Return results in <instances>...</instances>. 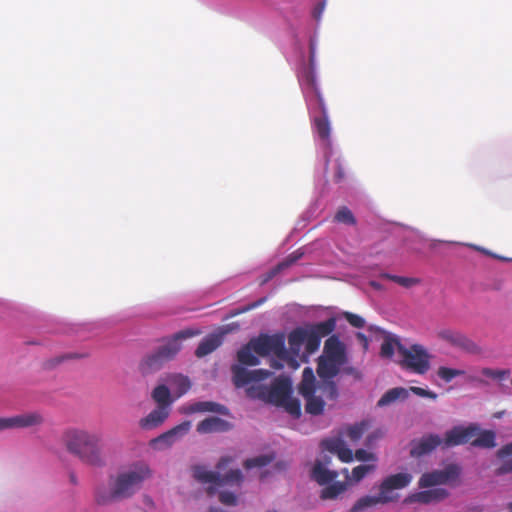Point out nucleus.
<instances>
[{
	"instance_id": "obj_1",
	"label": "nucleus",
	"mask_w": 512,
	"mask_h": 512,
	"mask_svg": "<svg viewBox=\"0 0 512 512\" xmlns=\"http://www.w3.org/2000/svg\"><path fill=\"white\" fill-rule=\"evenodd\" d=\"M153 475L150 466L144 461H137L109 477L108 486L99 485L94 498L98 505H109L133 497L145 481Z\"/></svg>"
},
{
	"instance_id": "obj_2",
	"label": "nucleus",
	"mask_w": 512,
	"mask_h": 512,
	"mask_svg": "<svg viewBox=\"0 0 512 512\" xmlns=\"http://www.w3.org/2000/svg\"><path fill=\"white\" fill-rule=\"evenodd\" d=\"M233 384L237 388L252 384L246 389L247 396L280 406L292 393V383L287 377L276 378L270 386L258 384L269 378L272 373L265 369L248 370L241 365L231 367Z\"/></svg>"
},
{
	"instance_id": "obj_3",
	"label": "nucleus",
	"mask_w": 512,
	"mask_h": 512,
	"mask_svg": "<svg viewBox=\"0 0 512 512\" xmlns=\"http://www.w3.org/2000/svg\"><path fill=\"white\" fill-rule=\"evenodd\" d=\"M60 442L66 452L82 464L101 468L107 463L103 435L99 431L69 427L62 432Z\"/></svg>"
},
{
	"instance_id": "obj_4",
	"label": "nucleus",
	"mask_w": 512,
	"mask_h": 512,
	"mask_svg": "<svg viewBox=\"0 0 512 512\" xmlns=\"http://www.w3.org/2000/svg\"><path fill=\"white\" fill-rule=\"evenodd\" d=\"M412 481V475L409 473L392 474L384 478L379 486L377 495H365L359 498L351 507L349 512H362L363 510L377 505H386L396 502L399 495L395 492L407 487Z\"/></svg>"
},
{
	"instance_id": "obj_5",
	"label": "nucleus",
	"mask_w": 512,
	"mask_h": 512,
	"mask_svg": "<svg viewBox=\"0 0 512 512\" xmlns=\"http://www.w3.org/2000/svg\"><path fill=\"white\" fill-rule=\"evenodd\" d=\"M347 362L346 347L338 335L329 336L323 354L318 358L317 374L322 380H332Z\"/></svg>"
},
{
	"instance_id": "obj_6",
	"label": "nucleus",
	"mask_w": 512,
	"mask_h": 512,
	"mask_svg": "<svg viewBox=\"0 0 512 512\" xmlns=\"http://www.w3.org/2000/svg\"><path fill=\"white\" fill-rule=\"evenodd\" d=\"M397 351L401 357L399 365L402 369L419 375L430 370L432 355L425 346L415 343L407 347L398 343Z\"/></svg>"
},
{
	"instance_id": "obj_7",
	"label": "nucleus",
	"mask_w": 512,
	"mask_h": 512,
	"mask_svg": "<svg viewBox=\"0 0 512 512\" xmlns=\"http://www.w3.org/2000/svg\"><path fill=\"white\" fill-rule=\"evenodd\" d=\"M193 476L201 483L212 484V486L207 488L209 495H213L217 487H222L226 484L240 485L243 481V474L239 469L230 470L222 476L219 472L209 471L202 466H196L193 471Z\"/></svg>"
},
{
	"instance_id": "obj_8",
	"label": "nucleus",
	"mask_w": 512,
	"mask_h": 512,
	"mask_svg": "<svg viewBox=\"0 0 512 512\" xmlns=\"http://www.w3.org/2000/svg\"><path fill=\"white\" fill-rule=\"evenodd\" d=\"M250 346H253L254 352L259 356L274 354L278 358L285 360L288 352L285 348L284 334H260L258 337L250 340Z\"/></svg>"
},
{
	"instance_id": "obj_9",
	"label": "nucleus",
	"mask_w": 512,
	"mask_h": 512,
	"mask_svg": "<svg viewBox=\"0 0 512 512\" xmlns=\"http://www.w3.org/2000/svg\"><path fill=\"white\" fill-rule=\"evenodd\" d=\"M308 85L312 92V96L309 98V102L315 101L317 107L321 113L319 117H315L314 126L318 136L325 142L330 140V123L327 116V109L323 96L317 85L316 79L313 75L308 76Z\"/></svg>"
},
{
	"instance_id": "obj_10",
	"label": "nucleus",
	"mask_w": 512,
	"mask_h": 512,
	"mask_svg": "<svg viewBox=\"0 0 512 512\" xmlns=\"http://www.w3.org/2000/svg\"><path fill=\"white\" fill-rule=\"evenodd\" d=\"M317 390L324 392L330 400H334L338 396L336 384L331 380H324L322 385L316 387L314 372L310 367L304 368L302 372V380L298 386V391L303 398L316 394Z\"/></svg>"
},
{
	"instance_id": "obj_11",
	"label": "nucleus",
	"mask_w": 512,
	"mask_h": 512,
	"mask_svg": "<svg viewBox=\"0 0 512 512\" xmlns=\"http://www.w3.org/2000/svg\"><path fill=\"white\" fill-rule=\"evenodd\" d=\"M460 474V468L456 464H449L442 470H434L424 473L419 479L420 488H428L435 485L446 484L454 481Z\"/></svg>"
},
{
	"instance_id": "obj_12",
	"label": "nucleus",
	"mask_w": 512,
	"mask_h": 512,
	"mask_svg": "<svg viewBox=\"0 0 512 512\" xmlns=\"http://www.w3.org/2000/svg\"><path fill=\"white\" fill-rule=\"evenodd\" d=\"M478 434V426L471 424L467 427L455 426L445 433L443 440L444 447H454L466 443H471L472 439Z\"/></svg>"
},
{
	"instance_id": "obj_13",
	"label": "nucleus",
	"mask_w": 512,
	"mask_h": 512,
	"mask_svg": "<svg viewBox=\"0 0 512 512\" xmlns=\"http://www.w3.org/2000/svg\"><path fill=\"white\" fill-rule=\"evenodd\" d=\"M190 429V422L185 421L172 429L162 433L156 438L150 440L149 445L156 450H162L170 447L179 437L186 434Z\"/></svg>"
},
{
	"instance_id": "obj_14",
	"label": "nucleus",
	"mask_w": 512,
	"mask_h": 512,
	"mask_svg": "<svg viewBox=\"0 0 512 512\" xmlns=\"http://www.w3.org/2000/svg\"><path fill=\"white\" fill-rule=\"evenodd\" d=\"M198 332L185 329L175 333L163 345L159 346L157 350L162 354L163 358L167 361L173 359L181 350V341L197 335Z\"/></svg>"
},
{
	"instance_id": "obj_15",
	"label": "nucleus",
	"mask_w": 512,
	"mask_h": 512,
	"mask_svg": "<svg viewBox=\"0 0 512 512\" xmlns=\"http://www.w3.org/2000/svg\"><path fill=\"white\" fill-rule=\"evenodd\" d=\"M438 337L450 345L470 353L478 350L476 343L459 331L443 329L438 332Z\"/></svg>"
},
{
	"instance_id": "obj_16",
	"label": "nucleus",
	"mask_w": 512,
	"mask_h": 512,
	"mask_svg": "<svg viewBox=\"0 0 512 512\" xmlns=\"http://www.w3.org/2000/svg\"><path fill=\"white\" fill-rule=\"evenodd\" d=\"M3 430L11 428H28L39 426L43 423V416L38 412L25 413L9 418H0Z\"/></svg>"
},
{
	"instance_id": "obj_17",
	"label": "nucleus",
	"mask_w": 512,
	"mask_h": 512,
	"mask_svg": "<svg viewBox=\"0 0 512 512\" xmlns=\"http://www.w3.org/2000/svg\"><path fill=\"white\" fill-rule=\"evenodd\" d=\"M330 463L331 458L325 457L323 461L316 460L312 467L311 478L321 486L333 482L339 476L338 471L327 468Z\"/></svg>"
},
{
	"instance_id": "obj_18",
	"label": "nucleus",
	"mask_w": 512,
	"mask_h": 512,
	"mask_svg": "<svg viewBox=\"0 0 512 512\" xmlns=\"http://www.w3.org/2000/svg\"><path fill=\"white\" fill-rule=\"evenodd\" d=\"M443 443V440L439 435L429 434L423 436L419 440H414L411 442L410 455L412 457H421L426 454L431 453L438 446Z\"/></svg>"
},
{
	"instance_id": "obj_19",
	"label": "nucleus",
	"mask_w": 512,
	"mask_h": 512,
	"mask_svg": "<svg viewBox=\"0 0 512 512\" xmlns=\"http://www.w3.org/2000/svg\"><path fill=\"white\" fill-rule=\"evenodd\" d=\"M206 412L224 416H228L230 414L229 409L225 405L213 401H198L183 407V413L185 414Z\"/></svg>"
},
{
	"instance_id": "obj_20",
	"label": "nucleus",
	"mask_w": 512,
	"mask_h": 512,
	"mask_svg": "<svg viewBox=\"0 0 512 512\" xmlns=\"http://www.w3.org/2000/svg\"><path fill=\"white\" fill-rule=\"evenodd\" d=\"M321 447L330 453L336 454L342 462L349 463L353 460L352 450L347 447L341 438L324 439L321 442Z\"/></svg>"
},
{
	"instance_id": "obj_21",
	"label": "nucleus",
	"mask_w": 512,
	"mask_h": 512,
	"mask_svg": "<svg viewBox=\"0 0 512 512\" xmlns=\"http://www.w3.org/2000/svg\"><path fill=\"white\" fill-rule=\"evenodd\" d=\"M232 429V424L219 417H208L197 424L196 430L200 434L227 432Z\"/></svg>"
},
{
	"instance_id": "obj_22",
	"label": "nucleus",
	"mask_w": 512,
	"mask_h": 512,
	"mask_svg": "<svg viewBox=\"0 0 512 512\" xmlns=\"http://www.w3.org/2000/svg\"><path fill=\"white\" fill-rule=\"evenodd\" d=\"M165 362H167V360L164 359L162 354L156 349L142 359L139 369L142 374H150L161 369Z\"/></svg>"
},
{
	"instance_id": "obj_23",
	"label": "nucleus",
	"mask_w": 512,
	"mask_h": 512,
	"mask_svg": "<svg viewBox=\"0 0 512 512\" xmlns=\"http://www.w3.org/2000/svg\"><path fill=\"white\" fill-rule=\"evenodd\" d=\"M222 341V334H209L200 342L197 349L195 350V355L198 358H202L212 353L222 344Z\"/></svg>"
},
{
	"instance_id": "obj_24",
	"label": "nucleus",
	"mask_w": 512,
	"mask_h": 512,
	"mask_svg": "<svg viewBox=\"0 0 512 512\" xmlns=\"http://www.w3.org/2000/svg\"><path fill=\"white\" fill-rule=\"evenodd\" d=\"M169 415V409L157 407L152 410L145 418L140 420V426L143 429H151L159 426Z\"/></svg>"
},
{
	"instance_id": "obj_25",
	"label": "nucleus",
	"mask_w": 512,
	"mask_h": 512,
	"mask_svg": "<svg viewBox=\"0 0 512 512\" xmlns=\"http://www.w3.org/2000/svg\"><path fill=\"white\" fill-rule=\"evenodd\" d=\"M409 397V390L404 387H395L387 390L378 400V407H385L396 401H404Z\"/></svg>"
},
{
	"instance_id": "obj_26",
	"label": "nucleus",
	"mask_w": 512,
	"mask_h": 512,
	"mask_svg": "<svg viewBox=\"0 0 512 512\" xmlns=\"http://www.w3.org/2000/svg\"><path fill=\"white\" fill-rule=\"evenodd\" d=\"M497 457L502 460V464L497 469L498 475L512 472V442L502 446L497 451Z\"/></svg>"
},
{
	"instance_id": "obj_27",
	"label": "nucleus",
	"mask_w": 512,
	"mask_h": 512,
	"mask_svg": "<svg viewBox=\"0 0 512 512\" xmlns=\"http://www.w3.org/2000/svg\"><path fill=\"white\" fill-rule=\"evenodd\" d=\"M448 492L443 488H435L431 490L421 491L414 495L416 501L424 504L436 502L445 499Z\"/></svg>"
},
{
	"instance_id": "obj_28",
	"label": "nucleus",
	"mask_w": 512,
	"mask_h": 512,
	"mask_svg": "<svg viewBox=\"0 0 512 512\" xmlns=\"http://www.w3.org/2000/svg\"><path fill=\"white\" fill-rule=\"evenodd\" d=\"M496 435L492 430H480L478 427V434L472 439L471 445L481 448H494Z\"/></svg>"
},
{
	"instance_id": "obj_29",
	"label": "nucleus",
	"mask_w": 512,
	"mask_h": 512,
	"mask_svg": "<svg viewBox=\"0 0 512 512\" xmlns=\"http://www.w3.org/2000/svg\"><path fill=\"white\" fill-rule=\"evenodd\" d=\"M348 483L333 481L321 490L320 498L322 500L336 499L340 494L347 490Z\"/></svg>"
},
{
	"instance_id": "obj_30",
	"label": "nucleus",
	"mask_w": 512,
	"mask_h": 512,
	"mask_svg": "<svg viewBox=\"0 0 512 512\" xmlns=\"http://www.w3.org/2000/svg\"><path fill=\"white\" fill-rule=\"evenodd\" d=\"M310 331H312L316 336L320 339L330 335L336 328V319L334 317H330L325 321L312 324L307 327Z\"/></svg>"
},
{
	"instance_id": "obj_31",
	"label": "nucleus",
	"mask_w": 512,
	"mask_h": 512,
	"mask_svg": "<svg viewBox=\"0 0 512 512\" xmlns=\"http://www.w3.org/2000/svg\"><path fill=\"white\" fill-rule=\"evenodd\" d=\"M253 346L250 342L237 352V360L241 365L256 366L260 363L259 358L253 354Z\"/></svg>"
},
{
	"instance_id": "obj_32",
	"label": "nucleus",
	"mask_w": 512,
	"mask_h": 512,
	"mask_svg": "<svg viewBox=\"0 0 512 512\" xmlns=\"http://www.w3.org/2000/svg\"><path fill=\"white\" fill-rule=\"evenodd\" d=\"M305 399V411L314 416L321 415L325 408V402L321 396L316 394L307 396Z\"/></svg>"
},
{
	"instance_id": "obj_33",
	"label": "nucleus",
	"mask_w": 512,
	"mask_h": 512,
	"mask_svg": "<svg viewBox=\"0 0 512 512\" xmlns=\"http://www.w3.org/2000/svg\"><path fill=\"white\" fill-rule=\"evenodd\" d=\"M376 469L375 464H365L359 465L352 469L351 475L348 473V469H343V473L345 474L346 480H352L354 482H360L367 474L373 472Z\"/></svg>"
},
{
	"instance_id": "obj_34",
	"label": "nucleus",
	"mask_w": 512,
	"mask_h": 512,
	"mask_svg": "<svg viewBox=\"0 0 512 512\" xmlns=\"http://www.w3.org/2000/svg\"><path fill=\"white\" fill-rule=\"evenodd\" d=\"M153 400L158 404V407L169 408L172 403L170 391L165 385H158L152 392Z\"/></svg>"
},
{
	"instance_id": "obj_35",
	"label": "nucleus",
	"mask_w": 512,
	"mask_h": 512,
	"mask_svg": "<svg viewBox=\"0 0 512 512\" xmlns=\"http://www.w3.org/2000/svg\"><path fill=\"white\" fill-rule=\"evenodd\" d=\"M370 427L369 421L363 420L345 428L346 436L352 441H358Z\"/></svg>"
},
{
	"instance_id": "obj_36",
	"label": "nucleus",
	"mask_w": 512,
	"mask_h": 512,
	"mask_svg": "<svg viewBox=\"0 0 512 512\" xmlns=\"http://www.w3.org/2000/svg\"><path fill=\"white\" fill-rule=\"evenodd\" d=\"M306 328H296L292 330L288 336V342L291 350L298 353L302 344L305 341Z\"/></svg>"
},
{
	"instance_id": "obj_37",
	"label": "nucleus",
	"mask_w": 512,
	"mask_h": 512,
	"mask_svg": "<svg viewBox=\"0 0 512 512\" xmlns=\"http://www.w3.org/2000/svg\"><path fill=\"white\" fill-rule=\"evenodd\" d=\"M169 382L175 388L178 396L184 395L191 387L189 378L181 374L173 375Z\"/></svg>"
},
{
	"instance_id": "obj_38",
	"label": "nucleus",
	"mask_w": 512,
	"mask_h": 512,
	"mask_svg": "<svg viewBox=\"0 0 512 512\" xmlns=\"http://www.w3.org/2000/svg\"><path fill=\"white\" fill-rule=\"evenodd\" d=\"M398 343H401L398 338L387 336L381 344L380 355L383 358L390 359L393 357L395 349H397Z\"/></svg>"
},
{
	"instance_id": "obj_39",
	"label": "nucleus",
	"mask_w": 512,
	"mask_h": 512,
	"mask_svg": "<svg viewBox=\"0 0 512 512\" xmlns=\"http://www.w3.org/2000/svg\"><path fill=\"white\" fill-rule=\"evenodd\" d=\"M381 277L384 279L391 280L405 288L413 287L415 285H418L421 282L419 278L404 277V276L392 275V274H388V273L382 274Z\"/></svg>"
},
{
	"instance_id": "obj_40",
	"label": "nucleus",
	"mask_w": 512,
	"mask_h": 512,
	"mask_svg": "<svg viewBox=\"0 0 512 512\" xmlns=\"http://www.w3.org/2000/svg\"><path fill=\"white\" fill-rule=\"evenodd\" d=\"M465 374L464 370L440 366L437 370L438 377L446 383L451 382L454 378Z\"/></svg>"
},
{
	"instance_id": "obj_41",
	"label": "nucleus",
	"mask_w": 512,
	"mask_h": 512,
	"mask_svg": "<svg viewBox=\"0 0 512 512\" xmlns=\"http://www.w3.org/2000/svg\"><path fill=\"white\" fill-rule=\"evenodd\" d=\"M334 220L338 223H343L347 225L356 224V218L354 217L352 211L346 206H342L338 209L334 216Z\"/></svg>"
},
{
	"instance_id": "obj_42",
	"label": "nucleus",
	"mask_w": 512,
	"mask_h": 512,
	"mask_svg": "<svg viewBox=\"0 0 512 512\" xmlns=\"http://www.w3.org/2000/svg\"><path fill=\"white\" fill-rule=\"evenodd\" d=\"M274 460L273 455H260L253 458H249L244 461V467L251 469L255 467H264L270 464Z\"/></svg>"
},
{
	"instance_id": "obj_43",
	"label": "nucleus",
	"mask_w": 512,
	"mask_h": 512,
	"mask_svg": "<svg viewBox=\"0 0 512 512\" xmlns=\"http://www.w3.org/2000/svg\"><path fill=\"white\" fill-rule=\"evenodd\" d=\"M481 374L496 381H503L510 377L511 371L509 369H492L483 368Z\"/></svg>"
},
{
	"instance_id": "obj_44",
	"label": "nucleus",
	"mask_w": 512,
	"mask_h": 512,
	"mask_svg": "<svg viewBox=\"0 0 512 512\" xmlns=\"http://www.w3.org/2000/svg\"><path fill=\"white\" fill-rule=\"evenodd\" d=\"M279 407H283L290 415L295 418H299L301 415L300 401L296 398H292L291 395Z\"/></svg>"
},
{
	"instance_id": "obj_45",
	"label": "nucleus",
	"mask_w": 512,
	"mask_h": 512,
	"mask_svg": "<svg viewBox=\"0 0 512 512\" xmlns=\"http://www.w3.org/2000/svg\"><path fill=\"white\" fill-rule=\"evenodd\" d=\"M305 345H306V350L309 352V353H313L315 352L319 346H320V343H321V339L316 336L312 331H310L307 327H306V336H305Z\"/></svg>"
},
{
	"instance_id": "obj_46",
	"label": "nucleus",
	"mask_w": 512,
	"mask_h": 512,
	"mask_svg": "<svg viewBox=\"0 0 512 512\" xmlns=\"http://www.w3.org/2000/svg\"><path fill=\"white\" fill-rule=\"evenodd\" d=\"M346 321L355 328H363L365 326V319L357 314L351 312H344Z\"/></svg>"
},
{
	"instance_id": "obj_47",
	"label": "nucleus",
	"mask_w": 512,
	"mask_h": 512,
	"mask_svg": "<svg viewBox=\"0 0 512 512\" xmlns=\"http://www.w3.org/2000/svg\"><path fill=\"white\" fill-rule=\"evenodd\" d=\"M408 390H409V392H412L413 394H415L419 397L429 398L432 400H436L438 397V395L434 391L424 389L421 387H417V386H411Z\"/></svg>"
},
{
	"instance_id": "obj_48",
	"label": "nucleus",
	"mask_w": 512,
	"mask_h": 512,
	"mask_svg": "<svg viewBox=\"0 0 512 512\" xmlns=\"http://www.w3.org/2000/svg\"><path fill=\"white\" fill-rule=\"evenodd\" d=\"M219 501L227 506H235L237 504V497L232 492L223 491L219 493Z\"/></svg>"
},
{
	"instance_id": "obj_49",
	"label": "nucleus",
	"mask_w": 512,
	"mask_h": 512,
	"mask_svg": "<svg viewBox=\"0 0 512 512\" xmlns=\"http://www.w3.org/2000/svg\"><path fill=\"white\" fill-rule=\"evenodd\" d=\"M355 458L358 460V461H372V462H375L377 460V457L374 453L372 452H368L364 449H358L356 450L355 452Z\"/></svg>"
},
{
	"instance_id": "obj_50",
	"label": "nucleus",
	"mask_w": 512,
	"mask_h": 512,
	"mask_svg": "<svg viewBox=\"0 0 512 512\" xmlns=\"http://www.w3.org/2000/svg\"><path fill=\"white\" fill-rule=\"evenodd\" d=\"M287 266L286 263H280L278 264L276 267H274L273 269H271L269 272H267L265 275L262 276V279L260 281V285H264L266 284L267 282H269L271 279H273L277 274L278 272L283 268Z\"/></svg>"
},
{
	"instance_id": "obj_51",
	"label": "nucleus",
	"mask_w": 512,
	"mask_h": 512,
	"mask_svg": "<svg viewBox=\"0 0 512 512\" xmlns=\"http://www.w3.org/2000/svg\"><path fill=\"white\" fill-rule=\"evenodd\" d=\"M383 436H384V432L381 429H377L367 436L365 445L367 447H372Z\"/></svg>"
},
{
	"instance_id": "obj_52",
	"label": "nucleus",
	"mask_w": 512,
	"mask_h": 512,
	"mask_svg": "<svg viewBox=\"0 0 512 512\" xmlns=\"http://www.w3.org/2000/svg\"><path fill=\"white\" fill-rule=\"evenodd\" d=\"M344 178H345V168L342 166L341 163L337 162L336 163V171L334 173L333 180L336 183H339L342 180H344Z\"/></svg>"
},
{
	"instance_id": "obj_53",
	"label": "nucleus",
	"mask_w": 512,
	"mask_h": 512,
	"mask_svg": "<svg viewBox=\"0 0 512 512\" xmlns=\"http://www.w3.org/2000/svg\"><path fill=\"white\" fill-rule=\"evenodd\" d=\"M325 5H326L325 1H321V2H319V3L314 7L313 12H312L314 19H316V20H320V18H321V16H322V14H323V12H324Z\"/></svg>"
},
{
	"instance_id": "obj_54",
	"label": "nucleus",
	"mask_w": 512,
	"mask_h": 512,
	"mask_svg": "<svg viewBox=\"0 0 512 512\" xmlns=\"http://www.w3.org/2000/svg\"><path fill=\"white\" fill-rule=\"evenodd\" d=\"M266 300H267L266 297H262V298L258 299L257 301H254V302L248 304L245 308L242 309V312H246V311L255 309V308L259 307L260 305L264 304L266 302Z\"/></svg>"
},
{
	"instance_id": "obj_55",
	"label": "nucleus",
	"mask_w": 512,
	"mask_h": 512,
	"mask_svg": "<svg viewBox=\"0 0 512 512\" xmlns=\"http://www.w3.org/2000/svg\"><path fill=\"white\" fill-rule=\"evenodd\" d=\"M233 461V458L230 457V456H224V457H221L220 460L218 461L217 463V466L216 468L218 470H223L224 468H226L231 462Z\"/></svg>"
},
{
	"instance_id": "obj_56",
	"label": "nucleus",
	"mask_w": 512,
	"mask_h": 512,
	"mask_svg": "<svg viewBox=\"0 0 512 512\" xmlns=\"http://www.w3.org/2000/svg\"><path fill=\"white\" fill-rule=\"evenodd\" d=\"M356 337H357V339L361 343H363L364 348L367 349L368 348V338H367V336L365 334L361 333V332H358L356 334Z\"/></svg>"
},
{
	"instance_id": "obj_57",
	"label": "nucleus",
	"mask_w": 512,
	"mask_h": 512,
	"mask_svg": "<svg viewBox=\"0 0 512 512\" xmlns=\"http://www.w3.org/2000/svg\"><path fill=\"white\" fill-rule=\"evenodd\" d=\"M69 480L72 484L76 485L78 483L77 476L74 472H70Z\"/></svg>"
},
{
	"instance_id": "obj_58",
	"label": "nucleus",
	"mask_w": 512,
	"mask_h": 512,
	"mask_svg": "<svg viewBox=\"0 0 512 512\" xmlns=\"http://www.w3.org/2000/svg\"><path fill=\"white\" fill-rule=\"evenodd\" d=\"M209 512H219V510H218L217 508H213V507H211V508L209 509Z\"/></svg>"
},
{
	"instance_id": "obj_59",
	"label": "nucleus",
	"mask_w": 512,
	"mask_h": 512,
	"mask_svg": "<svg viewBox=\"0 0 512 512\" xmlns=\"http://www.w3.org/2000/svg\"><path fill=\"white\" fill-rule=\"evenodd\" d=\"M508 509L512 512V502L508 504Z\"/></svg>"
},
{
	"instance_id": "obj_60",
	"label": "nucleus",
	"mask_w": 512,
	"mask_h": 512,
	"mask_svg": "<svg viewBox=\"0 0 512 512\" xmlns=\"http://www.w3.org/2000/svg\"><path fill=\"white\" fill-rule=\"evenodd\" d=\"M267 512H277L276 510H268Z\"/></svg>"
}]
</instances>
